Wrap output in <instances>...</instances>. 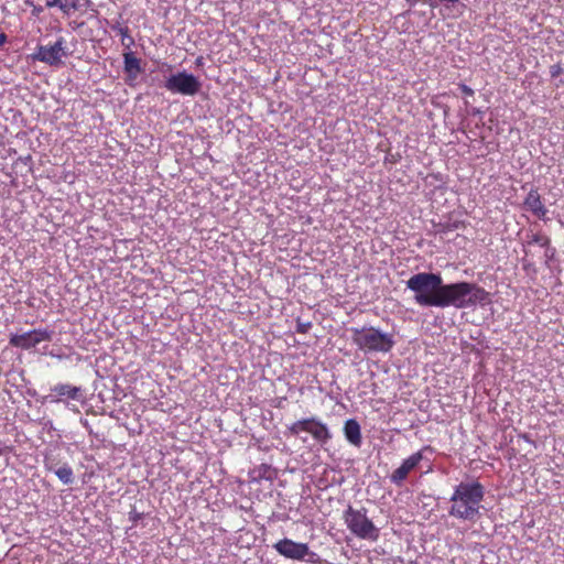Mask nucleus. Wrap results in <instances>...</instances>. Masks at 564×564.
I'll return each instance as SVG.
<instances>
[{
  "label": "nucleus",
  "mask_w": 564,
  "mask_h": 564,
  "mask_svg": "<svg viewBox=\"0 0 564 564\" xmlns=\"http://www.w3.org/2000/svg\"><path fill=\"white\" fill-rule=\"evenodd\" d=\"M310 327H311V323H307V324H301V323H299V324H297V328H296V330H297L299 333H301V334H305V333H307V332H308Z\"/></svg>",
  "instance_id": "20"
},
{
  "label": "nucleus",
  "mask_w": 564,
  "mask_h": 564,
  "mask_svg": "<svg viewBox=\"0 0 564 564\" xmlns=\"http://www.w3.org/2000/svg\"><path fill=\"white\" fill-rule=\"evenodd\" d=\"M8 41V36L6 33H0V46L3 45L4 43H7Z\"/></svg>",
  "instance_id": "25"
},
{
  "label": "nucleus",
  "mask_w": 564,
  "mask_h": 564,
  "mask_svg": "<svg viewBox=\"0 0 564 564\" xmlns=\"http://www.w3.org/2000/svg\"><path fill=\"white\" fill-rule=\"evenodd\" d=\"M423 459L421 451L413 453L411 456L405 458L400 467H398L391 475L390 481L397 486H402L409 474L413 471Z\"/></svg>",
  "instance_id": "11"
},
{
  "label": "nucleus",
  "mask_w": 564,
  "mask_h": 564,
  "mask_svg": "<svg viewBox=\"0 0 564 564\" xmlns=\"http://www.w3.org/2000/svg\"><path fill=\"white\" fill-rule=\"evenodd\" d=\"M409 3L414 4L417 0H406Z\"/></svg>",
  "instance_id": "27"
},
{
  "label": "nucleus",
  "mask_w": 564,
  "mask_h": 564,
  "mask_svg": "<svg viewBox=\"0 0 564 564\" xmlns=\"http://www.w3.org/2000/svg\"><path fill=\"white\" fill-rule=\"evenodd\" d=\"M459 88H460V90H462V93L464 95H467V96H473L474 95V90L470 87H468L467 85H465V84H460Z\"/></svg>",
  "instance_id": "21"
},
{
  "label": "nucleus",
  "mask_w": 564,
  "mask_h": 564,
  "mask_svg": "<svg viewBox=\"0 0 564 564\" xmlns=\"http://www.w3.org/2000/svg\"><path fill=\"white\" fill-rule=\"evenodd\" d=\"M343 519L348 530L358 539L377 541L379 529L367 517L365 508L355 509L351 506L344 511Z\"/></svg>",
  "instance_id": "5"
},
{
  "label": "nucleus",
  "mask_w": 564,
  "mask_h": 564,
  "mask_svg": "<svg viewBox=\"0 0 564 564\" xmlns=\"http://www.w3.org/2000/svg\"><path fill=\"white\" fill-rule=\"evenodd\" d=\"M53 332L47 328L32 329L23 334L10 336L9 344L12 347L29 350L43 341H51Z\"/></svg>",
  "instance_id": "9"
},
{
  "label": "nucleus",
  "mask_w": 564,
  "mask_h": 564,
  "mask_svg": "<svg viewBox=\"0 0 564 564\" xmlns=\"http://www.w3.org/2000/svg\"><path fill=\"white\" fill-rule=\"evenodd\" d=\"M82 397V389L68 383H57L51 388V393L44 400L51 403L64 401V399L79 400Z\"/></svg>",
  "instance_id": "12"
},
{
  "label": "nucleus",
  "mask_w": 564,
  "mask_h": 564,
  "mask_svg": "<svg viewBox=\"0 0 564 564\" xmlns=\"http://www.w3.org/2000/svg\"><path fill=\"white\" fill-rule=\"evenodd\" d=\"M488 300L489 293L476 283H443L437 307L454 306L456 308H466L477 304L484 305Z\"/></svg>",
  "instance_id": "2"
},
{
  "label": "nucleus",
  "mask_w": 564,
  "mask_h": 564,
  "mask_svg": "<svg viewBox=\"0 0 564 564\" xmlns=\"http://www.w3.org/2000/svg\"><path fill=\"white\" fill-rule=\"evenodd\" d=\"M351 340L364 352H389L394 346L392 334L373 326L351 327Z\"/></svg>",
  "instance_id": "4"
},
{
  "label": "nucleus",
  "mask_w": 564,
  "mask_h": 564,
  "mask_svg": "<svg viewBox=\"0 0 564 564\" xmlns=\"http://www.w3.org/2000/svg\"><path fill=\"white\" fill-rule=\"evenodd\" d=\"M273 547L280 555L289 560L305 561L310 564L321 563L319 555L311 551L307 543L296 542L289 538H284L278 541Z\"/></svg>",
  "instance_id": "6"
},
{
  "label": "nucleus",
  "mask_w": 564,
  "mask_h": 564,
  "mask_svg": "<svg viewBox=\"0 0 564 564\" xmlns=\"http://www.w3.org/2000/svg\"><path fill=\"white\" fill-rule=\"evenodd\" d=\"M344 435L348 443L356 447H360L362 443L361 427L357 420L349 419L344 424Z\"/></svg>",
  "instance_id": "15"
},
{
  "label": "nucleus",
  "mask_w": 564,
  "mask_h": 564,
  "mask_svg": "<svg viewBox=\"0 0 564 564\" xmlns=\"http://www.w3.org/2000/svg\"><path fill=\"white\" fill-rule=\"evenodd\" d=\"M443 279L438 273L420 272L406 281V288L414 292L415 303L425 307H437Z\"/></svg>",
  "instance_id": "3"
},
{
  "label": "nucleus",
  "mask_w": 564,
  "mask_h": 564,
  "mask_svg": "<svg viewBox=\"0 0 564 564\" xmlns=\"http://www.w3.org/2000/svg\"><path fill=\"white\" fill-rule=\"evenodd\" d=\"M24 3H25L26 6H29V7H32V8H33V6H35V4H34V2H33V0H24Z\"/></svg>",
  "instance_id": "26"
},
{
  "label": "nucleus",
  "mask_w": 564,
  "mask_h": 564,
  "mask_svg": "<svg viewBox=\"0 0 564 564\" xmlns=\"http://www.w3.org/2000/svg\"><path fill=\"white\" fill-rule=\"evenodd\" d=\"M523 208L532 213L539 219L544 220L546 218L547 208L543 203L541 194L535 187L531 188L525 196L523 200Z\"/></svg>",
  "instance_id": "13"
},
{
  "label": "nucleus",
  "mask_w": 564,
  "mask_h": 564,
  "mask_svg": "<svg viewBox=\"0 0 564 564\" xmlns=\"http://www.w3.org/2000/svg\"><path fill=\"white\" fill-rule=\"evenodd\" d=\"M124 72L131 77L135 78L141 72L140 59L134 56L132 52L124 53Z\"/></svg>",
  "instance_id": "16"
},
{
  "label": "nucleus",
  "mask_w": 564,
  "mask_h": 564,
  "mask_svg": "<svg viewBox=\"0 0 564 564\" xmlns=\"http://www.w3.org/2000/svg\"><path fill=\"white\" fill-rule=\"evenodd\" d=\"M61 4H62V0H46L45 7L46 8L57 7L59 9Z\"/></svg>",
  "instance_id": "22"
},
{
  "label": "nucleus",
  "mask_w": 564,
  "mask_h": 564,
  "mask_svg": "<svg viewBox=\"0 0 564 564\" xmlns=\"http://www.w3.org/2000/svg\"><path fill=\"white\" fill-rule=\"evenodd\" d=\"M43 10H44V9H43V7H41V6H36V4H35V6H33V8H32V14H33L34 17H39V15L43 12Z\"/></svg>",
  "instance_id": "24"
},
{
  "label": "nucleus",
  "mask_w": 564,
  "mask_h": 564,
  "mask_svg": "<svg viewBox=\"0 0 564 564\" xmlns=\"http://www.w3.org/2000/svg\"><path fill=\"white\" fill-rule=\"evenodd\" d=\"M551 240L546 235L535 234L532 236L530 243L539 245L540 247H547Z\"/></svg>",
  "instance_id": "18"
},
{
  "label": "nucleus",
  "mask_w": 564,
  "mask_h": 564,
  "mask_svg": "<svg viewBox=\"0 0 564 564\" xmlns=\"http://www.w3.org/2000/svg\"><path fill=\"white\" fill-rule=\"evenodd\" d=\"M44 466L47 471L54 473L64 485H69L74 481V473L68 464L58 466L54 458L46 456L44 458Z\"/></svg>",
  "instance_id": "14"
},
{
  "label": "nucleus",
  "mask_w": 564,
  "mask_h": 564,
  "mask_svg": "<svg viewBox=\"0 0 564 564\" xmlns=\"http://www.w3.org/2000/svg\"><path fill=\"white\" fill-rule=\"evenodd\" d=\"M199 79L185 70L171 75L164 83V87L172 94L194 96L200 89Z\"/></svg>",
  "instance_id": "8"
},
{
  "label": "nucleus",
  "mask_w": 564,
  "mask_h": 564,
  "mask_svg": "<svg viewBox=\"0 0 564 564\" xmlns=\"http://www.w3.org/2000/svg\"><path fill=\"white\" fill-rule=\"evenodd\" d=\"M484 496L485 488L479 481H462L455 487L449 499V516L462 520H475L479 514Z\"/></svg>",
  "instance_id": "1"
},
{
  "label": "nucleus",
  "mask_w": 564,
  "mask_h": 564,
  "mask_svg": "<svg viewBox=\"0 0 564 564\" xmlns=\"http://www.w3.org/2000/svg\"><path fill=\"white\" fill-rule=\"evenodd\" d=\"M65 50V40L64 37H59L52 45H39L32 58L55 66L61 63L63 56H66Z\"/></svg>",
  "instance_id": "10"
},
{
  "label": "nucleus",
  "mask_w": 564,
  "mask_h": 564,
  "mask_svg": "<svg viewBox=\"0 0 564 564\" xmlns=\"http://www.w3.org/2000/svg\"><path fill=\"white\" fill-rule=\"evenodd\" d=\"M118 32L121 35L122 40L124 37H129V28L128 26H119Z\"/></svg>",
  "instance_id": "23"
},
{
  "label": "nucleus",
  "mask_w": 564,
  "mask_h": 564,
  "mask_svg": "<svg viewBox=\"0 0 564 564\" xmlns=\"http://www.w3.org/2000/svg\"><path fill=\"white\" fill-rule=\"evenodd\" d=\"M79 7V0H62L59 10L63 14L69 15L73 11H77Z\"/></svg>",
  "instance_id": "17"
},
{
  "label": "nucleus",
  "mask_w": 564,
  "mask_h": 564,
  "mask_svg": "<svg viewBox=\"0 0 564 564\" xmlns=\"http://www.w3.org/2000/svg\"><path fill=\"white\" fill-rule=\"evenodd\" d=\"M288 432L292 436H297L301 432H306L321 445L327 444L332 438V433L327 424L314 416L295 421L288 426Z\"/></svg>",
  "instance_id": "7"
},
{
  "label": "nucleus",
  "mask_w": 564,
  "mask_h": 564,
  "mask_svg": "<svg viewBox=\"0 0 564 564\" xmlns=\"http://www.w3.org/2000/svg\"><path fill=\"white\" fill-rule=\"evenodd\" d=\"M562 74H563V68H562L561 64L557 63L550 67V75L552 78L558 77Z\"/></svg>",
  "instance_id": "19"
}]
</instances>
